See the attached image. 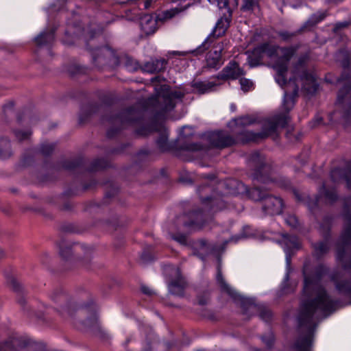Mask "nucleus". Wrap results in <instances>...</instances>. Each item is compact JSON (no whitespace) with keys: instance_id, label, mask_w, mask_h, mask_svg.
I'll use <instances>...</instances> for the list:
<instances>
[{"instance_id":"nucleus-64","label":"nucleus","mask_w":351,"mask_h":351,"mask_svg":"<svg viewBox=\"0 0 351 351\" xmlns=\"http://www.w3.org/2000/svg\"><path fill=\"white\" fill-rule=\"evenodd\" d=\"M305 162H306V160H302L301 161V164H302V165H304V163H305Z\"/></svg>"},{"instance_id":"nucleus-59","label":"nucleus","mask_w":351,"mask_h":351,"mask_svg":"<svg viewBox=\"0 0 351 351\" xmlns=\"http://www.w3.org/2000/svg\"><path fill=\"white\" fill-rule=\"evenodd\" d=\"M19 302L23 306L25 304V301L23 298H21L19 300Z\"/></svg>"},{"instance_id":"nucleus-5","label":"nucleus","mask_w":351,"mask_h":351,"mask_svg":"<svg viewBox=\"0 0 351 351\" xmlns=\"http://www.w3.org/2000/svg\"><path fill=\"white\" fill-rule=\"evenodd\" d=\"M216 280L223 291L226 292L234 300H241L243 313L247 315L248 318L258 314V316L262 320L265 322H269L270 320L271 317V311L263 304H256L252 299L241 298L238 293L226 282L220 267H217Z\"/></svg>"},{"instance_id":"nucleus-62","label":"nucleus","mask_w":351,"mask_h":351,"mask_svg":"<svg viewBox=\"0 0 351 351\" xmlns=\"http://www.w3.org/2000/svg\"><path fill=\"white\" fill-rule=\"evenodd\" d=\"M285 280H289V273L288 272L285 275Z\"/></svg>"},{"instance_id":"nucleus-37","label":"nucleus","mask_w":351,"mask_h":351,"mask_svg":"<svg viewBox=\"0 0 351 351\" xmlns=\"http://www.w3.org/2000/svg\"><path fill=\"white\" fill-rule=\"evenodd\" d=\"M7 282L10 287L16 292H19L21 290V287L17 279L13 275L7 276Z\"/></svg>"},{"instance_id":"nucleus-9","label":"nucleus","mask_w":351,"mask_h":351,"mask_svg":"<svg viewBox=\"0 0 351 351\" xmlns=\"http://www.w3.org/2000/svg\"><path fill=\"white\" fill-rule=\"evenodd\" d=\"M0 351H45V347L40 343L14 333L0 342Z\"/></svg>"},{"instance_id":"nucleus-35","label":"nucleus","mask_w":351,"mask_h":351,"mask_svg":"<svg viewBox=\"0 0 351 351\" xmlns=\"http://www.w3.org/2000/svg\"><path fill=\"white\" fill-rule=\"evenodd\" d=\"M236 124L240 126H247L252 125L256 122L255 118L252 116L246 115L235 119Z\"/></svg>"},{"instance_id":"nucleus-61","label":"nucleus","mask_w":351,"mask_h":351,"mask_svg":"<svg viewBox=\"0 0 351 351\" xmlns=\"http://www.w3.org/2000/svg\"><path fill=\"white\" fill-rule=\"evenodd\" d=\"M3 256H4L3 251L0 248V258L3 257Z\"/></svg>"},{"instance_id":"nucleus-63","label":"nucleus","mask_w":351,"mask_h":351,"mask_svg":"<svg viewBox=\"0 0 351 351\" xmlns=\"http://www.w3.org/2000/svg\"><path fill=\"white\" fill-rule=\"evenodd\" d=\"M113 195H114V193H112V194H111L110 192H108V193H106V195H107L108 197H111V196H112Z\"/></svg>"},{"instance_id":"nucleus-40","label":"nucleus","mask_w":351,"mask_h":351,"mask_svg":"<svg viewBox=\"0 0 351 351\" xmlns=\"http://www.w3.org/2000/svg\"><path fill=\"white\" fill-rule=\"evenodd\" d=\"M278 34L284 41H288L295 37L298 33L289 32L288 31H280L278 32Z\"/></svg>"},{"instance_id":"nucleus-49","label":"nucleus","mask_w":351,"mask_h":351,"mask_svg":"<svg viewBox=\"0 0 351 351\" xmlns=\"http://www.w3.org/2000/svg\"><path fill=\"white\" fill-rule=\"evenodd\" d=\"M141 291L145 295H152L154 294V291L153 290H152L149 287H148L145 285L141 286Z\"/></svg>"},{"instance_id":"nucleus-15","label":"nucleus","mask_w":351,"mask_h":351,"mask_svg":"<svg viewBox=\"0 0 351 351\" xmlns=\"http://www.w3.org/2000/svg\"><path fill=\"white\" fill-rule=\"evenodd\" d=\"M279 46L271 45L269 43H264L258 45L252 51L250 64L256 66L266 56L269 58H277L278 55Z\"/></svg>"},{"instance_id":"nucleus-45","label":"nucleus","mask_w":351,"mask_h":351,"mask_svg":"<svg viewBox=\"0 0 351 351\" xmlns=\"http://www.w3.org/2000/svg\"><path fill=\"white\" fill-rule=\"evenodd\" d=\"M350 24V22L346 21H342V22L337 23L335 25V27L333 28V31L335 32H338L340 29L348 27Z\"/></svg>"},{"instance_id":"nucleus-29","label":"nucleus","mask_w":351,"mask_h":351,"mask_svg":"<svg viewBox=\"0 0 351 351\" xmlns=\"http://www.w3.org/2000/svg\"><path fill=\"white\" fill-rule=\"evenodd\" d=\"M62 166L69 171L81 170L86 168L85 161L81 158L65 160L62 162Z\"/></svg>"},{"instance_id":"nucleus-39","label":"nucleus","mask_w":351,"mask_h":351,"mask_svg":"<svg viewBox=\"0 0 351 351\" xmlns=\"http://www.w3.org/2000/svg\"><path fill=\"white\" fill-rule=\"evenodd\" d=\"M239 82L241 86V89L244 92H247L252 90L254 86L253 82L246 78H241Z\"/></svg>"},{"instance_id":"nucleus-58","label":"nucleus","mask_w":351,"mask_h":351,"mask_svg":"<svg viewBox=\"0 0 351 351\" xmlns=\"http://www.w3.org/2000/svg\"><path fill=\"white\" fill-rule=\"evenodd\" d=\"M206 178H207L208 180H213L215 178V176L213 175H207L206 177Z\"/></svg>"},{"instance_id":"nucleus-42","label":"nucleus","mask_w":351,"mask_h":351,"mask_svg":"<svg viewBox=\"0 0 351 351\" xmlns=\"http://www.w3.org/2000/svg\"><path fill=\"white\" fill-rule=\"evenodd\" d=\"M286 223L291 228H296L298 225V220L295 215H289L285 218Z\"/></svg>"},{"instance_id":"nucleus-47","label":"nucleus","mask_w":351,"mask_h":351,"mask_svg":"<svg viewBox=\"0 0 351 351\" xmlns=\"http://www.w3.org/2000/svg\"><path fill=\"white\" fill-rule=\"evenodd\" d=\"M210 3H217L220 8H225L228 5V0H208Z\"/></svg>"},{"instance_id":"nucleus-2","label":"nucleus","mask_w":351,"mask_h":351,"mask_svg":"<svg viewBox=\"0 0 351 351\" xmlns=\"http://www.w3.org/2000/svg\"><path fill=\"white\" fill-rule=\"evenodd\" d=\"M160 91L147 99H141L134 106L111 114L106 118L112 126L108 130V138L114 137L121 129L130 125H143L136 130V134L146 136L152 132H160L156 140L161 152L169 151L171 146L168 142V134L164 125L158 123L163 119L167 112L171 111L178 101H181L184 94L181 91L172 90L169 86L162 85Z\"/></svg>"},{"instance_id":"nucleus-56","label":"nucleus","mask_w":351,"mask_h":351,"mask_svg":"<svg viewBox=\"0 0 351 351\" xmlns=\"http://www.w3.org/2000/svg\"><path fill=\"white\" fill-rule=\"evenodd\" d=\"M151 4V2L148 0L145 1L144 2V7L145 8H148Z\"/></svg>"},{"instance_id":"nucleus-11","label":"nucleus","mask_w":351,"mask_h":351,"mask_svg":"<svg viewBox=\"0 0 351 351\" xmlns=\"http://www.w3.org/2000/svg\"><path fill=\"white\" fill-rule=\"evenodd\" d=\"M298 49V45L289 47L279 46L278 55L276 58L274 68L276 70L275 79L280 86H283L287 84L286 75L288 71L289 62Z\"/></svg>"},{"instance_id":"nucleus-16","label":"nucleus","mask_w":351,"mask_h":351,"mask_svg":"<svg viewBox=\"0 0 351 351\" xmlns=\"http://www.w3.org/2000/svg\"><path fill=\"white\" fill-rule=\"evenodd\" d=\"M230 20L227 17L219 19L213 31L210 34L205 41L195 50L196 54L201 53L207 49L215 39L223 36L229 27Z\"/></svg>"},{"instance_id":"nucleus-14","label":"nucleus","mask_w":351,"mask_h":351,"mask_svg":"<svg viewBox=\"0 0 351 351\" xmlns=\"http://www.w3.org/2000/svg\"><path fill=\"white\" fill-rule=\"evenodd\" d=\"M333 217L332 216L326 215L324 217L320 225V229L324 237V240L313 245L314 254L318 258L323 256L329 251L330 244L328 237Z\"/></svg>"},{"instance_id":"nucleus-53","label":"nucleus","mask_w":351,"mask_h":351,"mask_svg":"<svg viewBox=\"0 0 351 351\" xmlns=\"http://www.w3.org/2000/svg\"><path fill=\"white\" fill-rule=\"evenodd\" d=\"M96 184H97L96 181L93 180H91L89 184H84V190H87V189H91V188L94 187Z\"/></svg>"},{"instance_id":"nucleus-54","label":"nucleus","mask_w":351,"mask_h":351,"mask_svg":"<svg viewBox=\"0 0 351 351\" xmlns=\"http://www.w3.org/2000/svg\"><path fill=\"white\" fill-rule=\"evenodd\" d=\"M75 72L76 73H85L84 71V69L83 67H82L81 66H75Z\"/></svg>"},{"instance_id":"nucleus-34","label":"nucleus","mask_w":351,"mask_h":351,"mask_svg":"<svg viewBox=\"0 0 351 351\" xmlns=\"http://www.w3.org/2000/svg\"><path fill=\"white\" fill-rule=\"evenodd\" d=\"M258 7V0H243L241 10L244 12H251Z\"/></svg>"},{"instance_id":"nucleus-57","label":"nucleus","mask_w":351,"mask_h":351,"mask_svg":"<svg viewBox=\"0 0 351 351\" xmlns=\"http://www.w3.org/2000/svg\"><path fill=\"white\" fill-rule=\"evenodd\" d=\"M294 194H295V197L297 198V199L298 201H301L302 200L300 195L298 194V193L297 191H294Z\"/></svg>"},{"instance_id":"nucleus-48","label":"nucleus","mask_w":351,"mask_h":351,"mask_svg":"<svg viewBox=\"0 0 351 351\" xmlns=\"http://www.w3.org/2000/svg\"><path fill=\"white\" fill-rule=\"evenodd\" d=\"M209 297L208 295L198 296L197 300L199 305H206L208 303Z\"/></svg>"},{"instance_id":"nucleus-28","label":"nucleus","mask_w":351,"mask_h":351,"mask_svg":"<svg viewBox=\"0 0 351 351\" xmlns=\"http://www.w3.org/2000/svg\"><path fill=\"white\" fill-rule=\"evenodd\" d=\"M217 84L210 81H196L192 84V87L200 94H204L211 92Z\"/></svg>"},{"instance_id":"nucleus-13","label":"nucleus","mask_w":351,"mask_h":351,"mask_svg":"<svg viewBox=\"0 0 351 351\" xmlns=\"http://www.w3.org/2000/svg\"><path fill=\"white\" fill-rule=\"evenodd\" d=\"M51 300L55 302L58 315L65 319H72L77 310L76 305L73 303L67 295L62 291H58L52 294Z\"/></svg>"},{"instance_id":"nucleus-18","label":"nucleus","mask_w":351,"mask_h":351,"mask_svg":"<svg viewBox=\"0 0 351 351\" xmlns=\"http://www.w3.org/2000/svg\"><path fill=\"white\" fill-rule=\"evenodd\" d=\"M208 138L213 147L219 149L232 146L236 143L234 138L224 131L213 132L209 134Z\"/></svg>"},{"instance_id":"nucleus-52","label":"nucleus","mask_w":351,"mask_h":351,"mask_svg":"<svg viewBox=\"0 0 351 351\" xmlns=\"http://www.w3.org/2000/svg\"><path fill=\"white\" fill-rule=\"evenodd\" d=\"M189 149L193 151H197L202 149V146L198 143H193L189 145Z\"/></svg>"},{"instance_id":"nucleus-33","label":"nucleus","mask_w":351,"mask_h":351,"mask_svg":"<svg viewBox=\"0 0 351 351\" xmlns=\"http://www.w3.org/2000/svg\"><path fill=\"white\" fill-rule=\"evenodd\" d=\"M109 162L104 158H98L93 160L90 166L87 169L88 171H97L107 168Z\"/></svg>"},{"instance_id":"nucleus-41","label":"nucleus","mask_w":351,"mask_h":351,"mask_svg":"<svg viewBox=\"0 0 351 351\" xmlns=\"http://www.w3.org/2000/svg\"><path fill=\"white\" fill-rule=\"evenodd\" d=\"M14 134L19 141H23L27 139L32 133L29 131L16 130Z\"/></svg>"},{"instance_id":"nucleus-55","label":"nucleus","mask_w":351,"mask_h":351,"mask_svg":"<svg viewBox=\"0 0 351 351\" xmlns=\"http://www.w3.org/2000/svg\"><path fill=\"white\" fill-rule=\"evenodd\" d=\"M241 238V237H240V236H236V237H232L229 241H226V243H228V242H234V243H236Z\"/></svg>"},{"instance_id":"nucleus-30","label":"nucleus","mask_w":351,"mask_h":351,"mask_svg":"<svg viewBox=\"0 0 351 351\" xmlns=\"http://www.w3.org/2000/svg\"><path fill=\"white\" fill-rule=\"evenodd\" d=\"M55 29L43 32L35 38V42L38 46L50 45L54 40Z\"/></svg>"},{"instance_id":"nucleus-46","label":"nucleus","mask_w":351,"mask_h":351,"mask_svg":"<svg viewBox=\"0 0 351 351\" xmlns=\"http://www.w3.org/2000/svg\"><path fill=\"white\" fill-rule=\"evenodd\" d=\"M322 117L319 115H316L315 118L309 122V125L311 128H315L322 123Z\"/></svg>"},{"instance_id":"nucleus-51","label":"nucleus","mask_w":351,"mask_h":351,"mask_svg":"<svg viewBox=\"0 0 351 351\" xmlns=\"http://www.w3.org/2000/svg\"><path fill=\"white\" fill-rule=\"evenodd\" d=\"M60 255L64 258H69V256L71 254V250L69 249V248H66L65 250H63V249H61L60 250Z\"/></svg>"},{"instance_id":"nucleus-43","label":"nucleus","mask_w":351,"mask_h":351,"mask_svg":"<svg viewBox=\"0 0 351 351\" xmlns=\"http://www.w3.org/2000/svg\"><path fill=\"white\" fill-rule=\"evenodd\" d=\"M261 339L267 348H271L274 344V338L271 333L263 336Z\"/></svg>"},{"instance_id":"nucleus-36","label":"nucleus","mask_w":351,"mask_h":351,"mask_svg":"<svg viewBox=\"0 0 351 351\" xmlns=\"http://www.w3.org/2000/svg\"><path fill=\"white\" fill-rule=\"evenodd\" d=\"M124 64L125 68L132 72L137 71L139 68L138 62L130 57L125 58Z\"/></svg>"},{"instance_id":"nucleus-10","label":"nucleus","mask_w":351,"mask_h":351,"mask_svg":"<svg viewBox=\"0 0 351 351\" xmlns=\"http://www.w3.org/2000/svg\"><path fill=\"white\" fill-rule=\"evenodd\" d=\"M162 271L169 292L173 295L183 297L188 282L180 268L172 265H165Z\"/></svg>"},{"instance_id":"nucleus-31","label":"nucleus","mask_w":351,"mask_h":351,"mask_svg":"<svg viewBox=\"0 0 351 351\" xmlns=\"http://www.w3.org/2000/svg\"><path fill=\"white\" fill-rule=\"evenodd\" d=\"M327 15H328L327 11H324V12L319 11L317 13L312 14L310 16V18L306 21V22L304 23L302 29L310 28V27L315 26L316 24L321 22L322 21H323L326 17Z\"/></svg>"},{"instance_id":"nucleus-50","label":"nucleus","mask_w":351,"mask_h":351,"mask_svg":"<svg viewBox=\"0 0 351 351\" xmlns=\"http://www.w3.org/2000/svg\"><path fill=\"white\" fill-rule=\"evenodd\" d=\"M141 258L144 263H147L152 260L151 256L147 252H143Z\"/></svg>"},{"instance_id":"nucleus-1","label":"nucleus","mask_w":351,"mask_h":351,"mask_svg":"<svg viewBox=\"0 0 351 351\" xmlns=\"http://www.w3.org/2000/svg\"><path fill=\"white\" fill-rule=\"evenodd\" d=\"M248 166L252 171L251 177L253 180L271 186L249 189L242 182L230 178L218 184L219 189H226V195L222 196L213 191L210 185H202L197 189V193L206 210H195L189 213V220L184 221V226L191 229H200L214 213L227 207V200L224 198H227L228 195L246 194L254 201L262 202V209L266 215H280L284 206L282 199L269 195L267 191H271L273 187L286 190L291 189L290 180L284 176L276 175L265 156L258 152L250 154Z\"/></svg>"},{"instance_id":"nucleus-24","label":"nucleus","mask_w":351,"mask_h":351,"mask_svg":"<svg viewBox=\"0 0 351 351\" xmlns=\"http://www.w3.org/2000/svg\"><path fill=\"white\" fill-rule=\"evenodd\" d=\"M286 84H287L288 86L293 87V91L291 94H289L287 91H285L282 103V106L285 111V112L289 114V111L293 108L295 105V99L298 95L299 86L296 83H292L291 85H289L287 81Z\"/></svg>"},{"instance_id":"nucleus-26","label":"nucleus","mask_w":351,"mask_h":351,"mask_svg":"<svg viewBox=\"0 0 351 351\" xmlns=\"http://www.w3.org/2000/svg\"><path fill=\"white\" fill-rule=\"evenodd\" d=\"M167 61L165 59H155L147 62L142 67L144 72L154 73L162 71L166 66Z\"/></svg>"},{"instance_id":"nucleus-38","label":"nucleus","mask_w":351,"mask_h":351,"mask_svg":"<svg viewBox=\"0 0 351 351\" xmlns=\"http://www.w3.org/2000/svg\"><path fill=\"white\" fill-rule=\"evenodd\" d=\"M55 147H56V144H54V143H43L40 145V152L43 156H49L53 152V151L55 149Z\"/></svg>"},{"instance_id":"nucleus-44","label":"nucleus","mask_w":351,"mask_h":351,"mask_svg":"<svg viewBox=\"0 0 351 351\" xmlns=\"http://www.w3.org/2000/svg\"><path fill=\"white\" fill-rule=\"evenodd\" d=\"M172 239L182 245H186L187 242V237L184 234H173Z\"/></svg>"},{"instance_id":"nucleus-23","label":"nucleus","mask_w":351,"mask_h":351,"mask_svg":"<svg viewBox=\"0 0 351 351\" xmlns=\"http://www.w3.org/2000/svg\"><path fill=\"white\" fill-rule=\"evenodd\" d=\"M213 245L209 243L205 239L196 241L193 244V254L202 261L214 251Z\"/></svg>"},{"instance_id":"nucleus-8","label":"nucleus","mask_w":351,"mask_h":351,"mask_svg":"<svg viewBox=\"0 0 351 351\" xmlns=\"http://www.w3.org/2000/svg\"><path fill=\"white\" fill-rule=\"evenodd\" d=\"M102 29H99L96 31H90V40L87 43V47L91 51L93 61L95 65L101 69L106 66L114 67L119 65V60L116 53L108 46L98 47L96 49L90 48V40L97 34L101 33Z\"/></svg>"},{"instance_id":"nucleus-22","label":"nucleus","mask_w":351,"mask_h":351,"mask_svg":"<svg viewBox=\"0 0 351 351\" xmlns=\"http://www.w3.org/2000/svg\"><path fill=\"white\" fill-rule=\"evenodd\" d=\"M285 252L287 267L291 265V254L293 250H298L300 246L299 239L295 235L286 234L284 236Z\"/></svg>"},{"instance_id":"nucleus-17","label":"nucleus","mask_w":351,"mask_h":351,"mask_svg":"<svg viewBox=\"0 0 351 351\" xmlns=\"http://www.w3.org/2000/svg\"><path fill=\"white\" fill-rule=\"evenodd\" d=\"M330 176L334 184L346 182L347 188L351 191V161L345 162L342 167L332 168Z\"/></svg>"},{"instance_id":"nucleus-60","label":"nucleus","mask_w":351,"mask_h":351,"mask_svg":"<svg viewBox=\"0 0 351 351\" xmlns=\"http://www.w3.org/2000/svg\"><path fill=\"white\" fill-rule=\"evenodd\" d=\"M139 154H148L149 152L147 150H141Z\"/></svg>"},{"instance_id":"nucleus-7","label":"nucleus","mask_w":351,"mask_h":351,"mask_svg":"<svg viewBox=\"0 0 351 351\" xmlns=\"http://www.w3.org/2000/svg\"><path fill=\"white\" fill-rule=\"evenodd\" d=\"M308 58L306 54L300 56L297 62L295 63L293 69V77H291L288 81L289 85L292 83L295 84L298 81L302 83L303 88L309 94L315 93L317 88L318 85L316 82L315 76L308 72L304 68V65Z\"/></svg>"},{"instance_id":"nucleus-6","label":"nucleus","mask_w":351,"mask_h":351,"mask_svg":"<svg viewBox=\"0 0 351 351\" xmlns=\"http://www.w3.org/2000/svg\"><path fill=\"white\" fill-rule=\"evenodd\" d=\"M289 120L290 117L289 114L280 112L274 115L271 120L267 121L264 124L261 132L243 131L238 136L239 140L243 143L258 142L275 133L278 127L285 128Z\"/></svg>"},{"instance_id":"nucleus-27","label":"nucleus","mask_w":351,"mask_h":351,"mask_svg":"<svg viewBox=\"0 0 351 351\" xmlns=\"http://www.w3.org/2000/svg\"><path fill=\"white\" fill-rule=\"evenodd\" d=\"M102 106L97 104H88L83 106L80 113V123H84L92 114L99 112Z\"/></svg>"},{"instance_id":"nucleus-32","label":"nucleus","mask_w":351,"mask_h":351,"mask_svg":"<svg viewBox=\"0 0 351 351\" xmlns=\"http://www.w3.org/2000/svg\"><path fill=\"white\" fill-rule=\"evenodd\" d=\"M11 155L10 141L6 138H0V158H6Z\"/></svg>"},{"instance_id":"nucleus-21","label":"nucleus","mask_w":351,"mask_h":351,"mask_svg":"<svg viewBox=\"0 0 351 351\" xmlns=\"http://www.w3.org/2000/svg\"><path fill=\"white\" fill-rule=\"evenodd\" d=\"M245 75V72L235 61H230L218 75L217 79L222 80H236Z\"/></svg>"},{"instance_id":"nucleus-25","label":"nucleus","mask_w":351,"mask_h":351,"mask_svg":"<svg viewBox=\"0 0 351 351\" xmlns=\"http://www.w3.org/2000/svg\"><path fill=\"white\" fill-rule=\"evenodd\" d=\"M85 308L89 313L88 318L82 322L83 326L86 328H95L97 326V317L95 313V308L93 303L84 306L79 310V313L82 315L84 314Z\"/></svg>"},{"instance_id":"nucleus-3","label":"nucleus","mask_w":351,"mask_h":351,"mask_svg":"<svg viewBox=\"0 0 351 351\" xmlns=\"http://www.w3.org/2000/svg\"><path fill=\"white\" fill-rule=\"evenodd\" d=\"M326 271L327 268L322 264L311 273H308L306 264L304 266V293L307 298L302 300L298 317L299 335L293 346L296 351H311L319 320L343 306L339 300L332 298L320 283Z\"/></svg>"},{"instance_id":"nucleus-20","label":"nucleus","mask_w":351,"mask_h":351,"mask_svg":"<svg viewBox=\"0 0 351 351\" xmlns=\"http://www.w3.org/2000/svg\"><path fill=\"white\" fill-rule=\"evenodd\" d=\"M337 191L334 186L328 187L326 184H323L319 189V195L315 198L312 204H308V207L311 210H313L318 206L322 198H324V201L327 203H333L337 199Z\"/></svg>"},{"instance_id":"nucleus-4","label":"nucleus","mask_w":351,"mask_h":351,"mask_svg":"<svg viewBox=\"0 0 351 351\" xmlns=\"http://www.w3.org/2000/svg\"><path fill=\"white\" fill-rule=\"evenodd\" d=\"M343 69L339 82L343 84L339 91L337 100V110L328 115L331 123L339 122L345 126L350 124L351 119V71L350 69V55L346 49H340L336 55Z\"/></svg>"},{"instance_id":"nucleus-19","label":"nucleus","mask_w":351,"mask_h":351,"mask_svg":"<svg viewBox=\"0 0 351 351\" xmlns=\"http://www.w3.org/2000/svg\"><path fill=\"white\" fill-rule=\"evenodd\" d=\"M228 42L224 40L215 46L213 51H210L206 55V66L210 69H218L223 63L222 60V51L226 48Z\"/></svg>"},{"instance_id":"nucleus-12","label":"nucleus","mask_w":351,"mask_h":351,"mask_svg":"<svg viewBox=\"0 0 351 351\" xmlns=\"http://www.w3.org/2000/svg\"><path fill=\"white\" fill-rule=\"evenodd\" d=\"M189 5V3L184 8H175L162 11L157 15L156 19L152 15L145 14L141 19V28L147 34H153L156 29L157 21L165 22L169 20L185 10Z\"/></svg>"}]
</instances>
